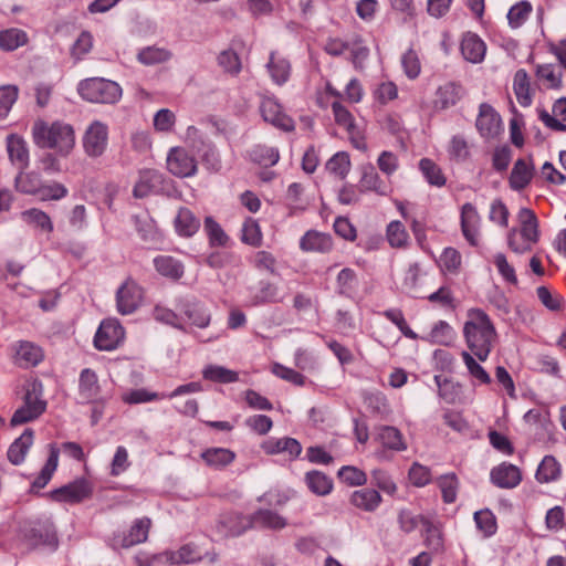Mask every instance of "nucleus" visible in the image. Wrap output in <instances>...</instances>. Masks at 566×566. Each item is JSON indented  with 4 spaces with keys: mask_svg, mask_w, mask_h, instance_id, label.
<instances>
[{
    "mask_svg": "<svg viewBox=\"0 0 566 566\" xmlns=\"http://www.w3.org/2000/svg\"><path fill=\"white\" fill-rule=\"evenodd\" d=\"M332 111L335 117V122L345 127L350 135L356 134V126L354 124L353 115L349 111L343 106L339 102L332 104Z\"/></svg>",
    "mask_w": 566,
    "mask_h": 566,
    "instance_id": "nucleus-62",
    "label": "nucleus"
},
{
    "mask_svg": "<svg viewBox=\"0 0 566 566\" xmlns=\"http://www.w3.org/2000/svg\"><path fill=\"white\" fill-rule=\"evenodd\" d=\"M205 231L209 238L210 245L222 247L228 241V235L212 217L205 219Z\"/></svg>",
    "mask_w": 566,
    "mask_h": 566,
    "instance_id": "nucleus-58",
    "label": "nucleus"
},
{
    "mask_svg": "<svg viewBox=\"0 0 566 566\" xmlns=\"http://www.w3.org/2000/svg\"><path fill=\"white\" fill-rule=\"evenodd\" d=\"M168 170L177 177H190L197 171V164L184 148H172L167 157Z\"/></svg>",
    "mask_w": 566,
    "mask_h": 566,
    "instance_id": "nucleus-14",
    "label": "nucleus"
},
{
    "mask_svg": "<svg viewBox=\"0 0 566 566\" xmlns=\"http://www.w3.org/2000/svg\"><path fill=\"white\" fill-rule=\"evenodd\" d=\"M532 11V6L527 1H521L513 7L507 12L509 24L513 29H517L527 20L530 13Z\"/></svg>",
    "mask_w": 566,
    "mask_h": 566,
    "instance_id": "nucleus-57",
    "label": "nucleus"
},
{
    "mask_svg": "<svg viewBox=\"0 0 566 566\" xmlns=\"http://www.w3.org/2000/svg\"><path fill=\"white\" fill-rule=\"evenodd\" d=\"M253 526L259 525L272 530H281L285 527L286 521L284 517L271 510H259L252 515Z\"/></svg>",
    "mask_w": 566,
    "mask_h": 566,
    "instance_id": "nucleus-46",
    "label": "nucleus"
},
{
    "mask_svg": "<svg viewBox=\"0 0 566 566\" xmlns=\"http://www.w3.org/2000/svg\"><path fill=\"white\" fill-rule=\"evenodd\" d=\"M378 439L385 448L396 451H403L407 449L401 432L395 427H381L379 429Z\"/></svg>",
    "mask_w": 566,
    "mask_h": 566,
    "instance_id": "nucleus-44",
    "label": "nucleus"
},
{
    "mask_svg": "<svg viewBox=\"0 0 566 566\" xmlns=\"http://www.w3.org/2000/svg\"><path fill=\"white\" fill-rule=\"evenodd\" d=\"M224 533L230 536H239L247 530L253 527V518L239 513H230L222 517L220 522Z\"/></svg>",
    "mask_w": 566,
    "mask_h": 566,
    "instance_id": "nucleus-32",
    "label": "nucleus"
},
{
    "mask_svg": "<svg viewBox=\"0 0 566 566\" xmlns=\"http://www.w3.org/2000/svg\"><path fill=\"white\" fill-rule=\"evenodd\" d=\"M535 76L538 85L546 90L559 91L563 87V74L553 64H537Z\"/></svg>",
    "mask_w": 566,
    "mask_h": 566,
    "instance_id": "nucleus-24",
    "label": "nucleus"
},
{
    "mask_svg": "<svg viewBox=\"0 0 566 566\" xmlns=\"http://www.w3.org/2000/svg\"><path fill=\"white\" fill-rule=\"evenodd\" d=\"M513 92L521 106H531L533 103V90L531 87V78L524 69L517 70L514 74Z\"/></svg>",
    "mask_w": 566,
    "mask_h": 566,
    "instance_id": "nucleus-28",
    "label": "nucleus"
},
{
    "mask_svg": "<svg viewBox=\"0 0 566 566\" xmlns=\"http://www.w3.org/2000/svg\"><path fill=\"white\" fill-rule=\"evenodd\" d=\"M80 96L91 103L115 104L122 96L120 86L103 77L85 78L78 83Z\"/></svg>",
    "mask_w": 566,
    "mask_h": 566,
    "instance_id": "nucleus-4",
    "label": "nucleus"
},
{
    "mask_svg": "<svg viewBox=\"0 0 566 566\" xmlns=\"http://www.w3.org/2000/svg\"><path fill=\"white\" fill-rule=\"evenodd\" d=\"M33 436L34 432L32 429H25L24 432L11 443L7 457L12 464L19 465L24 461L29 449L33 444Z\"/></svg>",
    "mask_w": 566,
    "mask_h": 566,
    "instance_id": "nucleus-26",
    "label": "nucleus"
},
{
    "mask_svg": "<svg viewBox=\"0 0 566 566\" xmlns=\"http://www.w3.org/2000/svg\"><path fill=\"white\" fill-rule=\"evenodd\" d=\"M285 295L280 292V289L274 283L269 281H260L255 289L250 290L248 300L249 306H261L271 303H281Z\"/></svg>",
    "mask_w": 566,
    "mask_h": 566,
    "instance_id": "nucleus-18",
    "label": "nucleus"
},
{
    "mask_svg": "<svg viewBox=\"0 0 566 566\" xmlns=\"http://www.w3.org/2000/svg\"><path fill=\"white\" fill-rule=\"evenodd\" d=\"M562 474L560 463L553 455H545L539 462L535 479L539 483H551L557 481Z\"/></svg>",
    "mask_w": 566,
    "mask_h": 566,
    "instance_id": "nucleus-31",
    "label": "nucleus"
},
{
    "mask_svg": "<svg viewBox=\"0 0 566 566\" xmlns=\"http://www.w3.org/2000/svg\"><path fill=\"white\" fill-rule=\"evenodd\" d=\"M462 361L464 363L468 374L472 379L473 385H490L492 378L485 368L480 364V360L474 359L472 353L462 352Z\"/></svg>",
    "mask_w": 566,
    "mask_h": 566,
    "instance_id": "nucleus-36",
    "label": "nucleus"
},
{
    "mask_svg": "<svg viewBox=\"0 0 566 566\" xmlns=\"http://www.w3.org/2000/svg\"><path fill=\"white\" fill-rule=\"evenodd\" d=\"M460 265V255L455 249L447 248L439 259V266L446 274H457Z\"/></svg>",
    "mask_w": 566,
    "mask_h": 566,
    "instance_id": "nucleus-63",
    "label": "nucleus"
},
{
    "mask_svg": "<svg viewBox=\"0 0 566 566\" xmlns=\"http://www.w3.org/2000/svg\"><path fill=\"white\" fill-rule=\"evenodd\" d=\"M424 527V544L431 553H439L443 549V538L440 527L428 518L421 517Z\"/></svg>",
    "mask_w": 566,
    "mask_h": 566,
    "instance_id": "nucleus-43",
    "label": "nucleus"
},
{
    "mask_svg": "<svg viewBox=\"0 0 566 566\" xmlns=\"http://www.w3.org/2000/svg\"><path fill=\"white\" fill-rule=\"evenodd\" d=\"M308 489L317 495H326L332 491V480L319 471H311L305 476Z\"/></svg>",
    "mask_w": 566,
    "mask_h": 566,
    "instance_id": "nucleus-47",
    "label": "nucleus"
},
{
    "mask_svg": "<svg viewBox=\"0 0 566 566\" xmlns=\"http://www.w3.org/2000/svg\"><path fill=\"white\" fill-rule=\"evenodd\" d=\"M40 396L41 386L39 384L32 382L28 386L23 406L14 411L10 420L12 427L32 421L44 412L46 402Z\"/></svg>",
    "mask_w": 566,
    "mask_h": 566,
    "instance_id": "nucleus-6",
    "label": "nucleus"
},
{
    "mask_svg": "<svg viewBox=\"0 0 566 566\" xmlns=\"http://www.w3.org/2000/svg\"><path fill=\"white\" fill-rule=\"evenodd\" d=\"M171 190L172 181L170 179H166L158 170L145 169L140 171L133 193L136 198H145L150 193L170 195Z\"/></svg>",
    "mask_w": 566,
    "mask_h": 566,
    "instance_id": "nucleus-8",
    "label": "nucleus"
},
{
    "mask_svg": "<svg viewBox=\"0 0 566 566\" xmlns=\"http://www.w3.org/2000/svg\"><path fill=\"white\" fill-rule=\"evenodd\" d=\"M381 502V496L378 491L374 489H360L350 495V503L366 512L375 511Z\"/></svg>",
    "mask_w": 566,
    "mask_h": 566,
    "instance_id": "nucleus-33",
    "label": "nucleus"
},
{
    "mask_svg": "<svg viewBox=\"0 0 566 566\" xmlns=\"http://www.w3.org/2000/svg\"><path fill=\"white\" fill-rule=\"evenodd\" d=\"M115 300L117 312L122 315H130L142 305L144 289L129 276L117 289Z\"/></svg>",
    "mask_w": 566,
    "mask_h": 566,
    "instance_id": "nucleus-7",
    "label": "nucleus"
},
{
    "mask_svg": "<svg viewBox=\"0 0 566 566\" xmlns=\"http://www.w3.org/2000/svg\"><path fill=\"white\" fill-rule=\"evenodd\" d=\"M177 233L181 237H192L200 228V220L188 208H180L174 221Z\"/></svg>",
    "mask_w": 566,
    "mask_h": 566,
    "instance_id": "nucleus-30",
    "label": "nucleus"
},
{
    "mask_svg": "<svg viewBox=\"0 0 566 566\" xmlns=\"http://www.w3.org/2000/svg\"><path fill=\"white\" fill-rule=\"evenodd\" d=\"M69 191H67V188L57 182V181H52L50 184H43L41 185L40 189H38V192L35 193V196L39 197L40 200L42 201H48V200H61L63 198H65L67 196Z\"/></svg>",
    "mask_w": 566,
    "mask_h": 566,
    "instance_id": "nucleus-56",
    "label": "nucleus"
},
{
    "mask_svg": "<svg viewBox=\"0 0 566 566\" xmlns=\"http://www.w3.org/2000/svg\"><path fill=\"white\" fill-rule=\"evenodd\" d=\"M486 53L485 42L476 34L468 32L462 38V56L471 63H481Z\"/></svg>",
    "mask_w": 566,
    "mask_h": 566,
    "instance_id": "nucleus-22",
    "label": "nucleus"
},
{
    "mask_svg": "<svg viewBox=\"0 0 566 566\" xmlns=\"http://www.w3.org/2000/svg\"><path fill=\"white\" fill-rule=\"evenodd\" d=\"M490 478L501 489H513L521 483L522 473L516 465L503 462L491 470Z\"/></svg>",
    "mask_w": 566,
    "mask_h": 566,
    "instance_id": "nucleus-20",
    "label": "nucleus"
},
{
    "mask_svg": "<svg viewBox=\"0 0 566 566\" xmlns=\"http://www.w3.org/2000/svg\"><path fill=\"white\" fill-rule=\"evenodd\" d=\"M360 186L364 190L375 191L380 196L387 195L386 186L371 165L364 167Z\"/></svg>",
    "mask_w": 566,
    "mask_h": 566,
    "instance_id": "nucleus-49",
    "label": "nucleus"
},
{
    "mask_svg": "<svg viewBox=\"0 0 566 566\" xmlns=\"http://www.w3.org/2000/svg\"><path fill=\"white\" fill-rule=\"evenodd\" d=\"M476 129L482 138L495 139L503 132L500 114L488 103H482L475 122Z\"/></svg>",
    "mask_w": 566,
    "mask_h": 566,
    "instance_id": "nucleus-9",
    "label": "nucleus"
},
{
    "mask_svg": "<svg viewBox=\"0 0 566 566\" xmlns=\"http://www.w3.org/2000/svg\"><path fill=\"white\" fill-rule=\"evenodd\" d=\"M28 34L18 28L7 29L0 32V49L7 52L14 51L28 43Z\"/></svg>",
    "mask_w": 566,
    "mask_h": 566,
    "instance_id": "nucleus-41",
    "label": "nucleus"
},
{
    "mask_svg": "<svg viewBox=\"0 0 566 566\" xmlns=\"http://www.w3.org/2000/svg\"><path fill=\"white\" fill-rule=\"evenodd\" d=\"M18 175L14 179L15 189L25 195H33L38 192L42 185V177L38 171H25V169H18Z\"/></svg>",
    "mask_w": 566,
    "mask_h": 566,
    "instance_id": "nucleus-35",
    "label": "nucleus"
},
{
    "mask_svg": "<svg viewBox=\"0 0 566 566\" xmlns=\"http://www.w3.org/2000/svg\"><path fill=\"white\" fill-rule=\"evenodd\" d=\"M266 67L276 84L282 85L289 80L291 71L290 62L279 56L275 52H271Z\"/></svg>",
    "mask_w": 566,
    "mask_h": 566,
    "instance_id": "nucleus-37",
    "label": "nucleus"
},
{
    "mask_svg": "<svg viewBox=\"0 0 566 566\" xmlns=\"http://www.w3.org/2000/svg\"><path fill=\"white\" fill-rule=\"evenodd\" d=\"M18 98V87L6 85L0 87V118H4Z\"/></svg>",
    "mask_w": 566,
    "mask_h": 566,
    "instance_id": "nucleus-64",
    "label": "nucleus"
},
{
    "mask_svg": "<svg viewBox=\"0 0 566 566\" xmlns=\"http://www.w3.org/2000/svg\"><path fill=\"white\" fill-rule=\"evenodd\" d=\"M201 459L213 469H222L233 462L235 454L226 448H209L201 453Z\"/></svg>",
    "mask_w": 566,
    "mask_h": 566,
    "instance_id": "nucleus-34",
    "label": "nucleus"
},
{
    "mask_svg": "<svg viewBox=\"0 0 566 566\" xmlns=\"http://www.w3.org/2000/svg\"><path fill=\"white\" fill-rule=\"evenodd\" d=\"M6 146L10 163L17 169H27L30 163L27 142L17 134H10L7 136Z\"/></svg>",
    "mask_w": 566,
    "mask_h": 566,
    "instance_id": "nucleus-19",
    "label": "nucleus"
},
{
    "mask_svg": "<svg viewBox=\"0 0 566 566\" xmlns=\"http://www.w3.org/2000/svg\"><path fill=\"white\" fill-rule=\"evenodd\" d=\"M59 462V449L55 444H50V455L46 463L42 468L40 474L32 483V489H43L51 480L54 471L57 468Z\"/></svg>",
    "mask_w": 566,
    "mask_h": 566,
    "instance_id": "nucleus-40",
    "label": "nucleus"
},
{
    "mask_svg": "<svg viewBox=\"0 0 566 566\" xmlns=\"http://www.w3.org/2000/svg\"><path fill=\"white\" fill-rule=\"evenodd\" d=\"M474 522L484 536H491L496 532V520L490 510L475 512Z\"/></svg>",
    "mask_w": 566,
    "mask_h": 566,
    "instance_id": "nucleus-61",
    "label": "nucleus"
},
{
    "mask_svg": "<svg viewBox=\"0 0 566 566\" xmlns=\"http://www.w3.org/2000/svg\"><path fill=\"white\" fill-rule=\"evenodd\" d=\"M22 220L29 226L34 227L43 232L51 233L53 223L49 214L38 208H31L21 212Z\"/></svg>",
    "mask_w": 566,
    "mask_h": 566,
    "instance_id": "nucleus-42",
    "label": "nucleus"
},
{
    "mask_svg": "<svg viewBox=\"0 0 566 566\" xmlns=\"http://www.w3.org/2000/svg\"><path fill=\"white\" fill-rule=\"evenodd\" d=\"M202 376L207 380L220 384H231L239 379L237 371L217 365L207 366L202 371Z\"/></svg>",
    "mask_w": 566,
    "mask_h": 566,
    "instance_id": "nucleus-48",
    "label": "nucleus"
},
{
    "mask_svg": "<svg viewBox=\"0 0 566 566\" xmlns=\"http://www.w3.org/2000/svg\"><path fill=\"white\" fill-rule=\"evenodd\" d=\"M333 247L332 237L315 230L307 231L300 241V248L305 252H328Z\"/></svg>",
    "mask_w": 566,
    "mask_h": 566,
    "instance_id": "nucleus-25",
    "label": "nucleus"
},
{
    "mask_svg": "<svg viewBox=\"0 0 566 566\" xmlns=\"http://www.w3.org/2000/svg\"><path fill=\"white\" fill-rule=\"evenodd\" d=\"M171 55L167 49L148 46L138 53V61L145 65H153L170 60Z\"/></svg>",
    "mask_w": 566,
    "mask_h": 566,
    "instance_id": "nucleus-52",
    "label": "nucleus"
},
{
    "mask_svg": "<svg viewBox=\"0 0 566 566\" xmlns=\"http://www.w3.org/2000/svg\"><path fill=\"white\" fill-rule=\"evenodd\" d=\"M387 239L392 248H402L408 241V233L400 221H391L387 227Z\"/></svg>",
    "mask_w": 566,
    "mask_h": 566,
    "instance_id": "nucleus-60",
    "label": "nucleus"
},
{
    "mask_svg": "<svg viewBox=\"0 0 566 566\" xmlns=\"http://www.w3.org/2000/svg\"><path fill=\"white\" fill-rule=\"evenodd\" d=\"M533 169L524 159H517L510 176V186L514 190L524 189L531 181Z\"/></svg>",
    "mask_w": 566,
    "mask_h": 566,
    "instance_id": "nucleus-39",
    "label": "nucleus"
},
{
    "mask_svg": "<svg viewBox=\"0 0 566 566\" xmlns=\"http://www.w3.org/2000/svg\"><path fill=\"white\" fill-rule=\"evenodd\" d=\"M32 136L36 146L55 149L62 156H66L75 144L73 127L61 122L50 125L43 120H38L32 127Z\"/></svg>",
    "mask_w": 566,
    "mask_h": 566,
    "instance_id": "nucleus-2",
    "label": "nucleus"
},
{
    "mask_svg": "<svg viewBox=\"0 0 566 566\" xmlns=\"http://www.w3.org/2000/svg\"><path fill=\"white\" fill-rule=\"evenodd\" d=\"M464 335L470 353L480 361L486 360L496 333L489 316L483 311L471 310L468 312Z\"/></svg>",
    "mask_w": 566,
    "mask_h": 566,
    "instance_id": "nucleus-1",
    "label": "nucleus"
},
{
    "mask_svg": "<svg viewBox=\"0 0 566 566\" xmlns=\"http://www.w3.org/2000/svg\"><path fill=\"white\" fill-rule=\"evenodd\" d=\"M462 235L472 247L482 249L481 218L469 203L462 206Z\"/></svg>",
    "mask_w": 566,
    "mask_h": 566,
    "instance_id": "nucleus-13",
    "label": "nucleus"
},
{
    "mask_svg": "<svg viewBox=\"0 0 566 566\" xmlns=\"http://www.w3.org/2000/svg\"><path fill=\"white\" fill-rule=\"evenodd\" d=\"M14 363L23 368L36 366L43 359L42 348L29 340H19L12 345Z\"/></svg>",
    "mask_w": 566,
    "mask_h": 566,
    "instance_id": "nucleus-16",
    "label": "nucleus"
},
{
    "mask_svg": "<svg viewBox=\"0 0 566 566\" xmlns=\"http://www.w3.org/2000/svg\"><path fill=\"white\" fill-rule=\"evenodd\" d=\"M101 387L94 370L85 368L82 370L78 380V395L85 402H94L98 399Z\"/></svg>",
    "mask_w": 566,
    "mask_h": 566,
    "instance_id": "nucleus-23",
    "label": "nucleus"
},
{
    "mask_svg": "<svg viewBox=\"0 0 566 566\" xmlns=\"http://www.w3.org/2000/svg\"><path fill=\"white\" fill-rule=\"evenodd\" d=\"M436 483L441 491L444 503H453L458 496V476L455 473H447L440 475Z\"/></svg>",
    "mask_w": 566,
    "mask_h": 566,
    "instance_id": "nucleus-45",
    "label": "nucleus"
},
{
    "mask_svg": "<svg viewBox=\"0 0 566 566\" xmlns=\"http://www.w3.org/2000/svg\"><path fill=\"white\" fill-rule=\"evenodd\" d=\"M251 158L253 161L262 166H273L279 161V150L274 147L258 145L251 150Z\"/></svg>",
    "mask_w": 566,
    "mask_h": 566,
    "instance_id": "nucleus-55",
    "label": "nucleus"
},
{
    "mask_svg": "<svg viewBox=\"0 0 566 566\" xmlns=\"http://www.w3.org/2000/svg\"><path fill=\"white\" fill-rule=\"evenodd\" d=\"M493 264L495 265L497 273L502 280L511 285H517L518 279L515 269L512 263L509 262L506 255L502 252H497L493 255Z\"/></svg>",
    "mask_w": 566,
    "mask_h": 566,
    "instance_id": "nucleus-51",
    "label": "nucleus"
},
{
    "mask_svg": "<svg viewBox=\"0 0 566 566\" xmlns=\"http://www.w3.org/2000/svg\"><path fill=\"white\" fill-rule=\"evenodd\" d=\"M436 384L439 389V397L443 408V420L446 424L455 431H460V412L451 408L455 406L459 397V384L450 380L446 375L440 374L434 376Z\"/></svg>",
    "mask_w": 566,
    "mask_h": 566,
    "instance_id": "nucleus-5",
    "label": "nucleus"
},
{
    "mask_svg": "<svg viewBox=\"0 0 566 566\" xmlns=\"http://www.w3.org/2000/svg\"><path fill=\"white\" fill-rule=\"evenodd\" d=\"M151 521L148 517L138 518L132 525L127 535H124L118 546L122 548H128L134 545L144 543L148 538L149 528Z\"/></svg>",
    "mask_w": 566,
    "mask_h": 566,
    "instance_id": "nucleus-27",
    "label": "nucleus"
},
{
    "mask_svg": "<svg viewBox=\"0 0 566 566\" xmlns=\"http://www.w3.org/2000/svg\"><path fill=\"white\" fill-rule=\"evenodd\" d=\"M92 485L85 479H76L61 488L52 490L49 497L55 502L80 503L92 495Z\"/></svg>",
    "mask_w": 566,
    "mask_h": 566,
    "instance_id": "nucleus-10",
    "label": "nucleus"
},
{
    "mask_svg": "<svg viewBox=\"0 0 566 566\" xmlns=\"http://www.w3.org/2000/svg\"><path fill=\"white\" fill-rule=\"evenodd\" d=\"M520 230L512 229L507 234L509 248L517 254H523L532 250V247L538 241V220L535 213L527 208L518 211Z\"/></svg>",
    "mask_w": 566,
    "mask_h": 566,
    "instance_id": "nucleus-3",
    "label": "nucleus"
},
{
    "mask_svg": "<svg viewBox=\"0 0 566 566\" xmlns=\"http://www.w3.org/2000/svg\"><path fill=\"white\" fill-rule=\"evenodd\" d=\"M27 538L34 546H49L56 549L59 539L54 524L50 520L36 522L27 534Z\"/></svg>",
    "mask_w": 566,
    "mask_h": 566,
    "instance_id": "nucleus-17",
    "label": "nucleus"
},
{
    "mask_svg": "<svg viewBox=\"0 0 566 566\" xmlns=\"http://www.w3.org/2000/svg\"><path fill=\"white\" fill-rule=\"evenodd\" d=\"M108 144V127L106 124L95 120L86 129L83 138V147L88 157H101Z\"/></svg>",
    "mask_w": 566,
    "mask_h": 566,
    "instance_id": "nucleus-11",
    "label": "nucleus"
},
{
    "mask_svg": "<svg viewBox=\"0 0 566 566\" xmlns=\"http://www.w3.org/2000/svg\"><path fill=\"white\" fill-rule=\"evenodd\" d=\"M178 310L196 327L205 328L210 323V313L195 300L181 301Z\"/></svg>",
    "mask_w": 566,
    "mask_h": 566,
    "instance_id": "nucleus-21",
    "label": "nucleus"
},
{
    "mask_svg": "<svg viewBox=\"0 0 566 566\" xmlns=\"http://www.w3.org/2000/svg\"><path fill=\"white\" fill-rule=\"evenodd\" d=\"M218 64L222 70L231 75L238 76L242 70V62L239 54L232 49L223 50L218 55Z\"/></svg>",
    "mask_w": 566,
    "mask_h": 566,
    "instance_id": "nucleus-50",
    "label": "nucleus"
},
{
    "mask_svg": "<svg viewBox=\"0 0 566 566\" xmlns=\"http://www.w3.org/2000/svg\"><path fill=\"white\" fill-rule=\"evenodd\" d=\"M242 241L252 247H259L262 243V233L256 220L248 218L242 227Z\"/></svg>",
    "mask_w": 566,
    "mask_h": 566,
    "instance_id": "nucleus-59",
    "label": "nucleus"
},
{
    "mask_svg": "<svg viewBox=\"0 0 566 566\" xmlns=\"http://www.w3.org/2000/svg\"><path fill=\"white\" fill-rule=\"evenodd\" d=\"M326 169L338 178L344 179L350 169V160L348 154L345 151L336 153L326 163Z\"/></svg>",
    "mask_w": 566,
    "mask_h": 566,
    "instance_id": "nucleus-53",
    "label": "nucleus"
},
{
    "mask_svg": "<svg viewBox=\"0 0 566 566\" xmlns=\"http://www.w3.org/2000/svg\"><path fill=\"white\" fill-rule=\"evenodd\" d=\"M260 112L263 119L273 126L285 132L294 129L293 119L282 112L281 105L274 98L264 97L260 104Z\"/></svg>",
    "mask_w": 566,
    "mask_h": 566,
    "instance_id": "nucleus-15",
    "label": "nucleus"
},
{
    "mask_svg": "<svg viewBox=\"0 0 566 566\" xmlns=\"http://www.w3.org/2000/svg\"><path fill=\"white\" fill-rule=\"evenodd\" d=\"M262 449L266 454H276L286 452L291 455V458H296L302 452L301 443L293 438H281V439H270L262 444Z\"/></svg>",
    "mask_w": 566,
    "mask_h": 566,
    "instance_id": "nucleus-29",
    "label": "nucleus"
},
{
    "mask_svg": "<svg viewBox=\"0 0 566 566\" xmlns=\"http://www.w3.org/2000/svg\"><path fill=\"white\" fill-rule=\"evenodd\" d=\"M124 328L118 321L105 319L95 334V347L99 350H113L124 339Z\"/></svg>",
    "mask_w": 566,
    "mask_h": 566,
    "instance_id": "nucleus-12",
    "label": "nucleus"
},
{
    "mask_svg": "<svg viewBox=\"0 0 566 566\" xmlns=\"http://www.w3.org/2000/svg\"><path fill=\"white\" fill-rule=\"evenodd\" d=\"M154 265L157 272L172 280H178L184 275V265L169 255H159L154 259Z\"/></svg>",
    "mask_w": 566,
    "mask_h": 566,
    "instance_id": "nucleus-38",
    "label": "nucleus"
},
{
    "mask_svg": "<svg viewBox=\"0 0 566 566\" xmlns=\"http://www.w3.org/2000/svg\"><path fill=\"white\" fill-rule=\"evenodd\" d=\"M419 168L430 185L441 187L446 184L441 169L431 159L422 158Z\"/></svg>",
    "mask_w": 566,
    "mask_h": 566,
    "instance_id": "nucleus-54",
    "label": "nucleus"
}]
</instances>
